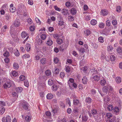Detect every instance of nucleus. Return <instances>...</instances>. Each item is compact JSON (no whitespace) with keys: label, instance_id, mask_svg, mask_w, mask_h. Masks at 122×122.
<instances>
[{"label":"nucleus","instance_id":"52","mask_svg":"<svg viewBox=\"0 0 122 122\" xmlns=\"http://www.w3.org/2000/svg\"><path fill=\"white\" fill-rule=\"evenodd\" d=\"M8 27L6 25L4 26L3 27L2 29V30L4 32H5L6 30L7 29Z\"/></svg>","mask_w":122,"mask_h":122},{"label":"nucleus","instance_id":"13","mask_svg":"<svg viewBox=\"0 0 122 122\" xmlns=\"http://www.w3.org/2000/svg\"><path fill=\"white\" fill-rule=\"evenodd\" d=\"M101 13V14L102 15H107L108 14V12L107 10L104 9L102 10Z\"/></svg>","mask_w":122,"mask_h":122},{"label":"nucleus","instance_id":"38","mask_svg":"<svg viewBox=\"0 0 122 122\" xmlns=\"http://www.w3.org/2000/svg\"><path fill=\"white\" fill-rule=\"evenodd\" d=\"M69 21H73L74 19V17L72 16H69L68 17Z\"/></svg>","mask_w":122,"mask_h":122},{"label":"nucleus","instance_id":"8","mask_svg":"<svg viewBox=\"0 0 122 122\" xmlns=\"http://www.w3.org/2000/svg\"><path fill=\"white\" fill-rule=\"evenodd\" d=\"M12 85V83L10 82H6L4 85L5 88H9L11 87Z\"/></svg>","mask_w":122,"mask_h":122},{"label":"nucleus","instance_id":"43","mask_svg":"<svg viewBox=\"0 0 122 122\" xmlns=\"http://www.w3.org/2000/svg\"><path fill=\"white\" fill-rule=\"evenodd\" d=\"M25 78V76L22 75H21L19 77L20 80L21 81H24Z\"/></svg>","mask_w":122,"mask_h":122},{"label":"nucleus","instance_id":"5","mask_svg":"<svg viewBox=\"0 0 122 122\" xmlns=\"http://www.w3.org/2000/svg\"><path fill=\"white\" fill-rule=\"evenodd\" d=\"M108 91L107 88L106 86H105L103 89V92L100 93L102 96L106 95L107 94Z\"/></svg>","mask_w":122,"mask_h":122},{"label":"nucleus","instance_id":"47","mask_svg":"<svg viewBox=\"0 0 122 122\" xmlns=\"http://www.w3.org/2000/svg\"><path fill=\"white\" fill-rule=\"evenodd\" d=\"M81 70H82L84 73H86V71L87 70V67L84 66L81 69Z\"/></svg>","mask_w":122,"mask_h":122},{"label":"nucleus","instance_id":"46","mask_svg":"<svg viewBox=\"0 0 122 122\" xmlns=\"http://www.w3.org/2000/svg\"><path fill=\"white\" fill-rule=\"evenodd\" d=\"M15 55L16 56H18L20 55V53L19 51L17 49L15 50V52H14Z\"/></svg>","mask_w":122,"mask_h":122},{"label":"nucleus","instance_id":"40","mask_svg":"<svg viewBox=\"0 0 122 122\" xmlns=\"http://www.w3.org/2000/svg\"><path fill=\"white\" fill-rule=\"evenodd\" d=\"M113 110L114 112L116 113L118 112L119 111L118 108V107H117L113 108Z\"/></svg>","mask_w":122,"mask_h":122},{"label":"nucleus","instance_id":"3","mask_svg":"<svg viewBox=\"0 0 122 122\" xmlns=\"http://www.w3.org/2000/svg\"><path fill=\"white\" fill-rule=\"evenodd\" d=\"M11 117L9 115L7 116L6 118L3 117L2 118L3 122H11Z\"/></svg>","mask_w":122,"mask_h":122},{"label":"nucleus","instance_id":"54","mask_svg":"<svg viewBox=\"0 0 122 122\" xmlns=\"http://www.w3.org/2000/svg\"><path fill=\"white\" fill-rule=\"evenodd\" d=\"M54 72L56 74H58L59 72V69L57 68H56L55 69H54Z\"/></svg>","mask_w":122,"mask_h":122},{"label":"nucleus","instance_id":"59","mask_svg":"<svg viewBox=\"0 0 122 122\" xmlns=\"http://www.w3.org/2000/svg\"><path fill=\"white\" fill-rule=\"evenodd\" d=\"M59 59L57 57H55L54 58V61L55 63H56L59 61Z\"/></svg>","mask_w":122,"mask_h":122},{"label":"nucleus","instance_id":"14","mask_svg":"<svg viewBox=\"0 0 122 122\" xmlns=\"http://www.w3.org/2000/svg\"><path fill=\"white\" fill-rule=\"evenodd\" d=\"M110 30H109L108 29H107V28L106 27L104 29L103 32L105 35H107L109 33Z\"/></svg>","mask_w":122,"mask_h":122},{"label":"nucleus","instance_id":"30","mask_svg":"<svg viewBox=\"0 0 122 122\" xmlns=\"http://www.w3.org/2000/svg\"><path fill=\"white\" fill-rule=\"evenodd\" d=\"M92 99L89 97H87L86 98V102L88 103H90L92 102Z\"/></svg>","mask_w":122,"mask_h":122},{"label":"nucleus","instance_id":"48","mask_svg":"<svg viewBox=\"0 0 122 122\" xmlns=\"http://www.w3.org/2000/svg\"><path fill=\"white\" fill-rule=\"evenodd\" d=\"M48 82V84L50 86L52 85L53 84V81L51 79H49Z\"/></svg>","mask_w":122,"mask_h":122},{"label":"nucleus","instance_id":"35","mask_svg":"<svg viewBox=\"0 0 122 122\" xmlns=\"http://www.w3.org/2000/svg\"><path fill=\"white\" fill-rule=\"evenodd\" d=\"M105 26V24L102 22L99 25V27L101 28H103Z\"/></svg>","mask_w":122,"mask_h":122},{"label":"nucleus","instance_id":"44","mask_svg":"<svg viewBox=\"0 0 122 122\" xmlns=\"http://www.w3.org/2000/svg\"><path fill=\"white\" fill-rule=\"evenodd\" d=\"M99 41L101 43H103L104 42L103 38L102 37H100L98 38Z\"/></svg>","mask_w":122,"mask_h":122},{"label":"nucleus","instance_id":"7","mask_svg":"<svg viewBox=\"0 0 122 122\" xmlns=\"http://www.w3.org/2000/svg\"><path fill=\"white\" fill-rule=\"evenodd\" d=\"M13 25L15 27H18L20 25L19 20L16 19L13 22Z\"/></svg>","mask_w":122,"mask_h":122},{"label":"nucleus","instance_id":"41","mask_svg":"<svg viewBox=\"0 0 122 122\" xmlns=\"http://www.w3.org/2000/svg\"><path fill=\"white\" fill-rule=\"evenodd\" d=\"M45 73L47 76H48L51 74V73L50 70H47L45 71Z\"/></svg>","mask_w":122,"mask_h":122},{"label":"nucleus","instance_id":"63","mask_svg":"<svg viewBox=\"0 0 122 122\" xmlns=\"http://www.w3.org/2000/svg\"><path fill=\"white\" fill-rule=\"evenodd\" d=\"M106 24L107 26H110L111 24L110 21L109 20H107L106 21Z\"/></svg>","mask_w":122,"mask_h":122},{"label":"nucleus","instance_id":"53","mask_svg":"<svg viewBox=\"0 0 122 122\" xmlns=\"http://www.w3.org/2000/svg\"><path fill=\"white\" fill-rule=\"evenodd\" d=\"M72 54L74 56L76 57H78V54H77L76 51H73L72 53Z\"/></svg>","mask_w":122,"mask_h":122},{"label":"nucleus","instance_id":"55","mask_svg":"<svg viewBox=\"0 0 122 122\" xmlns=\"http://www.w3.org/2000/svg\"><path fill=\"white\" fill-rule=\"evenodd\" d=\"M115 59V57L114 55H112L110 56V59L111 61H114Z\"/></svg>","mask_w":122,"mask_h":122},{"label":"nucleus","instance_id":"20","mask_svg":"<svg viewBox=\"0 0 122 122\" xmlns=\"http://www.w3.org/2000/svg\"><path fill=\"white\" fill-rule=\"evenodd\" d=\"M13 66L15 70L18 69L19 68V65L16 62L14 63Z\"/></svg>","mask_w":122,"mask_h":122},{"label":"nucleus","instance_id":"58","mask_svg":"<svg viewBox=\"0 0 122 122\" xmlns=\"http://www.w3.org/2000/svg\"><path fill=\"white\" fill-rule=\"evenodd\" d=\"M18 74L17 72L15 71H14L12 73V75L14 76H16L18 75Z\"/></svg>","mask_w":122,"mask_h":122},{"label":"nucleus","instance_id":"32","mask_svg":"<svg viewBox=\"0 0 122 122\" xmlns=\"http://www.w3.org/2000/svg\"><path fill=\"white\" fill-rule=\"evenodd\" d=\"M40 61L42 64H43L46 63V58H43L41 59Z\"/></svg>","mask_w":122,"mask_h":122},{"label":"nucleus","instance_id":"61","mask_svg":"<svg viewBox=\"0 0 122 122\" xmlns=\"http://www.w3.org/2000/svg\"><path fill=\"white\" fill-rule=\"evenodd\" d=\"M116 11L118 12H119L121 10V7L120 6H117L116 8Z\"/></svg>","mask_w":122,"mask_h":122},{"label":"nucleus","instance_id":"56","mask_svg":"<svg viewBox=\"0 0 122 122\" xmlns=\"http://www.w3.org/2000/svg\"><path fill=\"white\" fill-rule=\"evenodd\" d=\"M70 70V68L69 66H67L66 67V71L67 72H69Z\"/></svg>","mask_w":122,"mask_h":122},{"label":"nucleus","instance_id":"25","mask_svg":"<svg viewBox=\"0 0 122 122\" xmlns=\"http://www.w3.org/2000/svg\"><path fill=\"white\" fill-rule=\"evenodd\" d=\"M71 12L72 14L73 15H75L76 13V10L75 8H72L71 10Z\"/></svg>","mask_w":122,"mask_h":122},{"label":"nucleus","instance_id":"18","mask_svg":"<svg viewBox=\"0 0 122 122\" xmlns=\"http://www.w3.org/2000/svg\"><path fill=\"white\" fill-rule=\"evenodd\" d=\"M82 82L83 84H86L87 81V77L86 76L83 77L82 79Z\"/></svg>","mask_w":122,"mask_h":122},{"label":"nucleus","instance_id":"4","mask_svg":"<svg viewBox=\"0 0 122 122\" xmlns=\"http://www.w3.org/2000/svg\"><path fill=\"white\" fill-rule=\"evenodd\" d=\"M100 74H97L93 76V77L91 79L92 80H93V81H98L100 80Z\"/></svg>","mask_w":122,"mask_h":122},{"label":"nucleus","instance_id":"28","mask_svg":"<svg viewBox=\"0 0 122 122\" xmlns=\"http://www.w3.org/2000/svg\"><path fill=\"white\" fill-rule=\"evenodd\" d=\"M6 7V5H4L2 7V9H1L0 10L1 14V15H4L5 14V10L3 9V8L4 7Z\"/></svg>","mask_w":122,"mask_h":122},{"label":"nucleus","instance_id":"60","mask_svg":"<svg viewBox=\"0 0 122 122\" xmlns=\"http://www.w3.org/2000/svg\"><path fill=\"white\" fill-rule=\"evenodd\" d=\"M30 56L29 55L27 54H25L23 56V57L25 58H27L29 57Z\"/></svg>","mask_w":122,"mask_h":122},{"label":"nucleus","instance_id":"1","mask_svg":"<svg viewBox=\"0 0 122 122\" xmlns=\"http://www.w3.org/2000/svg\"><path fill=\"white\" fill-rule=\"evenodd\" d=\"M97 112V111L96 110L93 109L92 110H91V112H90L89 111L88 112L89 115L90 117H91L92 115H93L94 117L95 118H96L98 116L97 115L98 114Z\"/></svg>","mask_w":122,"mask_h":122},{"label":"nucleus","instance_id":"2","mask_svg":"<svg viewBox=\"0 0 122 122\" xmlns=\"http://www.w3.org/2000/svg\"><path fill=\"white\" fill-rule=\"evenodd\" d=\"M22 103V107L25 110H27L29 107V105L28 103L25 101H22L21 102Z\"/></svg>","mask_w":122,"mask_h":122},{"label":"nucleus","instance_id":"62","mask_svg":"<svg viewBox=\"0 0 122 122\" xmlns=\"http://www.w3.org/2000/svg\"><path fill=\"white\" fill-rule=\"evenodd\" d=\"M113 49V48L111 46H108L107 47V50L108 51H112Z\"/></svg>","mask_w":122,"mask_h":122},{"label":"nucleus","instance_id":"42","mask_svg":"<svg viewBox=\"0 0 122 122\" xmlns=\"http://www.w3.org/2000/svg\"><path fill=\"white\" fill-rule=\"evenodd\" d=\"M113 109V107L112 105H109L108 106L107 109L109 111H111Z\"/></svg>","mask_w":122,"mask_h":122},{"label":"nucleus","instance_id":"39","mask_svg":"<svg viewBox=\"0 0 122 122\" xmlns=\"http://www.w3.org/2000/svg\"><path fill=\"white\" fill-rule=\"evenodd\" d=\"M106 116L107 117V118H111L112 116V114L110 113H107L106 114Z\"/></svg>","mask_w":122,"mask_h":122},{"label":"nucleus","instance_id":"64","mask_svg":"<svg viewBox=\"0 0 122 122\" xmlns=\"http://www.w3.org/2000/svg\"><path fill=\"white\" fill-rule=\"evenodd\" d=\"M106 83V81L104 80H102L100 82L101 84L102 85H104Z\"/></svg>","mask_w":122,"mask_h":122},{"label":"nucleus","instance_id":"17","mask_svg":"<svg viewBox=\"0 0 122 122\" xmlns=\"http://www.w3.org/2000/svg\"><path fill=\"white\" fill-rule=\"evenodd\" d=\"M61 11L62 13H63L62 14L66 15L68 14V10L67 9H64L62 10Z\"/></svg>","mask_w":122,"mask_h":122},{"label":"nucleus","instance_id":"34","mask_svg":"<svg viewBox=\"0 0 122 122\" xmlns=\"http://www.w3.org/2000/svg\"><path fill=\"white\" fill-rule=\"evenodd\" d=\"M84 11H83V13H86V11H85L86 10L88 9V7L86 5H84Z\"/></svg>","mask_w":122,"mask_h":122},{"label":"nucleus","instance_id":"29","mask_svg":"<svg viewBox=\"0 0 122 122\" xmlns=\"http://www.w3.org/2000/svg\"><path fill=\"white\" fill-rule=\"evenodd\" d=\"M97 23V21L96 20L93 19L92 20L91 22V23L92 25H96Z\"/></svg>","mask_w":122,"mask_h":122},{"label":"nucleus","instance_id":"21","mask_svg":"<svg viewBox=\"0 0 122 122\" xmlns=\"http://www.w3.org/2000/svg\"><path fill=\"white\" fill-rule=\"evenodd\" d=\"M103 98L104 101L106 103H107L110 100V98L107 96L104 97Z\"/></svg>","mask_w":122,"mask_h":122},{"label":"nucleus","instance_id":"6","mask_svg":"<svg viewBox=\"0 0 122 122\" xmlns=\"http://www.w3.org/2000/svg\"><path fill=\"white\" fill-rule=\"evenodd\" d=\"M82 122H85L87 121L88 118L86 114L83 113L82 114Z\"/></svg>","mask_w":122,"mask_h":122},{"label":"nucleus","instance_id":"22","mask_svg":"<svg viewBox=\"0 0 122 122\" xmlns=\"http://www.w3.org/2000/svg\"><path fill=\"white\" fill-rule=\"evenodd\" d=\"M53 97V95L51 93H48L46 96L47 98L48 99H52Z\"/></svg>","mask_w":122,"mask_h":122},{"label":"nucleus","instance_id":"33","mask_svg":"<svg viewBox=\"0 0 122 122\" xmlns=\"http://www.w3.org/2000/svg\"><path fill=\"white\" fill-rule=\"evenodd\" d=\"M57 43L59 44H61L63 42V41L61 39L57 38L56 40Z\"/></svg>","mask_w":122,"mask_h":122},{"label":"nucleus","instance_id":"49","mask_svg":"<svg viewBox=\"0 0 122 122\" xmlns=\"http://www.w3.org/2000/svg\"><path fill=\"white\" fill-rule=\"evenodd\" d=\"M15 9H16L15 7H11V8L10 9V11L11 12L13 13L15 11Z\"/></svg>","mask_w":122,"mask_h":122},{"label":"nucleus","instance_id":"26","mask_svg":"<svg viewBox=\"0 0 122 122\" xmlns=\"http://www.w3.org/2000/svg\"><path fill=\"white\" fill-rule=\"evenodd\" d=\"M25 119L27 121L30 122L31 119V116H27L25 117Z\"/></svg>","mask_w":122,"mask_h":122},{"label":"nucleus","instance_id":"37","mask_svg":"<svg viewBox=\"0 0 122 122\" xmlns=\"http://www.w3.org/2000/svg\"><path fill=\"white\" fill-rule=\"evenodd\" d=\"M117 50L118 53H121L122 51V49L121 47H119L117 48Z\"/></svg>","mask_w":122,"mask_h":122},{"label":"nucleus","instance_id":"10","mask_svg":"<svg viewBox=\"0 0 122 122\" xmlns=\"http://www.w3.org/2000/svg\"><path fill=\"white\" fill-rule=\"evenodd\" d=\"M58 25L60 26L63 27V28H65V23L62 20H60L59 21L58 23Z\"/></svg>","mask_w":122,"mask_h":122},{"label":"nucleus","instance_id":"27","mask_svg":"<svg viewBox=\"0 0 122 122\" xmlns=\"http://www.w3.org/2000/svg\"><path fill=\"white\" fill-rule=\"evenodd\" d=\"M84 33L87 36H88L90 34L91 32L88 30H84Z\"/></svg>","mask_w":122,"mask_h":122},{"label":"nucleus","instance_id":"57","mask_svg":"<svg viewBox=\"0 0 122 122\" xmlns=\"http://www.w3.org/2000/svg\"><path fill=\"white\" fill-rule=\"evenodd\" d=\"M41 38L43 40H45L46 37V35L43 34L41 36Z\"/></svg>","mask_w":122,"mask_h":122},{"label":"nucleus","instance_id":"23","mask_svg":"<svg viewBox=\"0 0 122 122\" xmlns=\"http://www.w3.org/2000/svg\"><path fill=\"white\" fill-rule=\"evenodd\" d=\"M53 42L50 39H49L47 41L46 44L47 45L49 46H51Z\"/></svg>","mask_w":122,"mask_h":122},{"label":"nucleus","instance_id":"51","mask_svg":"<svg viewBox=\"0 0 122 122\" xmlns=\"http://www.w3.org/2000/svg\"><path fill=\"white\" fill-rule=\"evenodd\" d=\"M24 85L26 87H28L29 86V82L27 80H25L24 82Z\"/></svg>","mask_w":122,"mask_h":122},{"label":"nucleus","instance_id":"24","mask_svg":"<svg viewBox=\"0 0 122 122\" xmlns=\"http://www.w3.org/2000/svg\"><path fill=\"white\" fill-rule=\"evenodd\" d=\"M116 82L117 83H119L121 82V78L119 77H117L116 78Z\"/></svg>","mask_w":122,"mask_h":122},{"label":"nucleus","instance_id":"50","mask_svg":"<svg viewBox=\"0 0 122 122\" xmlns=\"http://www.w3.org/2000/svg\"><path fill=\"white\" fill-rule=\"evenodd\" d=\"M52 89L54 91H56L57 89V86L56 85H54L52 86Z\"/></svg>","mask_w":122,"mask_h":122},{"label":"nucleus","instance_id":"36","mask_svg":"<svg viewBox=\"0 0 122 122\" xmlns=\"http://www.w3.org/2000/svg\"><path fill=\"white\" fill-rule=\"evenodd\" d=\"M1 109L0 110V113L1 114H2L4 112L5 110V109L4 107H1Z\"/></svg>","mask_w":122,"mask_h":122},{"label":"nucleus","instance_id":"9","mask_svg":"<svg viewBox=\"0 0 122 122\" xmlns=\"http://www.w3.org/2000/svg\"><path fill=\"white\" fill-rule=\"evenodd\" d=\"M91 73L93 76L96 75V74H100L98 73V71H97L96 69L95 68L92 69L91 71Z\"/></svg>","mask_w":122,"mask_h":122},{"label":"nucleus","instance_id":"19","mask_svg":"<svg viewBox=\"0 0 122 122\" xmlns=\"http://www.w3.org/2000/svg\"><path fill=\"white\" fill-rule=\"evenodd\" d=\"M21 35L22 38H25L26 36L27 37V36H29L28 34L25 31L22 32L21 33Z\"/></svg>","mask_w":122,"mask_h":122},{"label":"nucleus","instance_id":"31","mask_svg":"<svg viewBox=\"0 0 122 122\" xmlns=\"http://www.w3.org/2000/svg\"><path fill=\"white\" fill-rule=\"evenodd\" d=\"M79 100L76 99H74L73 100V103L75 105H78L79 103Z\"/></svg>","mask_w":122,"mask_h":122},{"label":"nucleus","instance_id":"11","mask_svg":"<svg viewBox=\"0 0 122 122\" xmlns=\"http://www.w3.org/2000/svg\"><path fill=\"white\" fill-rule=\"evenodd\" d=\"M68 46V45L67 44H63L60 47V50L62 51H63L65 49H66L67 48Z\"/></svg>","mask_w":122,"mask_h":122},{"label":"nucleus","instance_id":"15","mask_svg":"<svg viewBox=\"0 0 122 122\" xmlns=\"http://www.w3.org/2000/svg\"><path fill=\"white\" fill-rule=\"evenodd\" d=\"M15 90L17 93H20L22 91L23 88L22 87H19L15 88Z\"/></svg>","mask_w":122,"mask_h":122},{"label":"nucleus","instance_id":"16","mask_svg":"<svg viewBox=\"0 0 122 122\" xmlns=\"http://www.w3.org/2000/svg\"><path fill=\"white\" fill-rule=\"evenodd\" d=\"M31 48V46L30 44L28 43H27L25 45V49L27 51H30Z\"/></svg>","mask_w":122,"mask_h":122},{"label":"nucleus","instance_id":"12","mask_svg":"<svg viewBox=\"0 0 122 122\" xmlns=\"http://www.w3.org/2000/svg\"><path fill=\"white\" fill-rule=\"evenodd\" d=\"M74 80L72 78H70L68 81L67 83L69 87H71L72 86V84L74 83Z\"/></svg>","mask_w":122,"mask_h":122},{"label":"nucleus","instance_id":"45","mask_svg":"<svg viewBox=\"0 0 122 122\" xmlns=\"http://www.w3.org/2000/svg\"><path fill=\"white\" fill-rule=\"evenodd\" d=\"M3 55L6 57H8L9 56V54L8 52L6 51L3 54Z\"/></svg>","mask_w":122,"mask_h":122}]
</instances>
